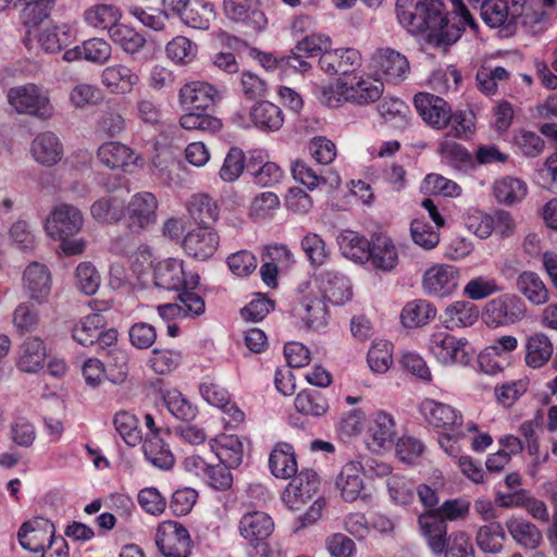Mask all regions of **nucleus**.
<instances>
[{"mask_svg": "<svg viewBox=\"0 0 557 557\" xmlns=\"http://www.w3.org/2000/svg\"><path fill=\"white\" fill-rule=\"evenodd\" d=\"M505 531L499 522L481 525L475 534L478 547L484 553L496 554L503 549Z\"/></svg>", "mask_w": 557, "mask_h": 557, "instance_id": "603ef678", "label": "nucleus"}, {"mask_svg": "<svg viewBox=\"0 0 557 557\" xmlns=\"http://www.w3.org/2000/svg\"><path fill=\"white\" fill-rule=\"evenodd\" d=\"M367 363L373 373H386L393 364L392 343L384 339L373 342L367 354Z\"/></svg>", "mask_w": 557, "mask_h": 557, "instance_id": "5fc2aeb1", "label": "nucleus"}, {"mask_svg": "<svg viewBox=\"0 0 557 557\" xmlns=\"http://www.w3.org/2000/svg\"><path fill=\"white\" fill-rule=\"evenodd\" d=\"M380 115L396 129H404L408 125L410 109L398 98H384L377 106Z\"/></svg>", "mask_w": 557, "mask_h": 557, "instance_id": "3c124183", "label": "nucleus"}, {"mask_svg": "<svg viewBox=\"0 0 557 557\" xmlns=\"http://www.w3.org/2000/svg\"><path fill=\"white\" fill-rule=\"evenodd\" d=\"M437 314L436 307L425 299L408 301L400 312V322L406 329H418L428 325Z\"/></svg>", "mask_w": 557, "mask_h": 557, "instance_id": "f704fd0d", "label": "nucleus"}, {"mask_svg": "<svg viewBox=\"0 0 557 557\" xmlns=\"http://www.w3.org/2000/svg\"><path fill=\"white\" fill-rule=\"evenodd\" d=\"M478 307L469 300H457L449 304L441 313V324L449 331L470 327L479 319Z\"/></svg>", "mask_w": 557, "mask_h": 557, "instance_id": "c85d7f7f", "label": "nucleus"}, {"mask_svg": "<svg viewBox=\"0 0 557 557\" xmlns=\"http://www.w3.org/2000/svg\"><path fill=\"white\" fill-rule=\"evenodd\" d=\"M369 261L375 269L392 271L398 263V252L393 240L386 236H376L372 240Z\"/></svg>", "mask_w": 557, "mask_h": 557, "instance_id": "79ce46f5", "label": "nucleus"}, {"mask_svg": "<svg viewBox=\"0 0 557 557\" xmlns=\"http://www.w3.org/2000/svg\"><path fill=\"white\" fill-rule=\"evenodd\" d=\"M7 101L17 114L30 115L42 121L50 120L54 114L49 90L38 84L27 83L9 88Z\"/></svg>", "mask_w": 557, "mask_h": 557, "instance_id": "f03ea898", "label": "nucleus"}, {"mask_svg": "<svg viewBox=\"0 0 557 557\" xmlns=\"http://www.w3.org/2000/svg\"><path fill=\"white\" fill-rule=\"evenodd\" d=\"M418 531L434 555H442L447 548V523L437 512L430 511L418 517Z\"/></svg>", "mask_w": 557, "mask_h": 557, "instance_id": "6ab92c4d", "label": "nucleus"}, {"mask_svg": "<svg viewBox=\"0 0 557 557\" xmlns=\"http://www.w3.org/2000/svg\"><path fill=\"white\" fill-rule=\"evenodd\" d=\"M273 530L272 518L263 511L247 512L239 520L240 535L253 547L262 544Z\"/></svg>", "mask_w": 557, "mask_h": 557, "instance_id": "bb28decb", "label": "nucleus"}, {"mask_svg": "<svg viewBox=\"0 0 557 557\" xmlns=\"http://www.w3.org/2000/svg\"><path fill=\"white\" fill-rule=\"evenodd\" d=\"M505 525L513 541L524 548L535 549L542 542L539 528L523 518L511 517L506 520Z\"/></svg>", "mask_w": 557, "mask_h": 557, "instance_id": "a19ab883", "label": "nucleus"}, {"mask_svg": "<svg viewBox=\"0 0 557 557\" xmlns=\"http://www.w3.org/2000/svg\"><path fill=\"white\" fill-rule=\"evenodd\" d=\"M112 307L110 301L98 304L95 301V312L81 319L72 329V337L82 346H90L96 343L99 331L107 325V319L101 313Z\"/></svg>", "mask_w": 557, "mask_h": 557, "instance_id": "b1692460", "label": "nucleus"}, {"mask_svg": "<svg viewBox=\"0 0 557 557\" xmlns=\"http://www.w3.org/2000/svg\"><path fill=\"white\" fill-rule=\"evenodd\" d=\"M383 83L370 76H360L347 83L348 101L356 104H369L379 100L383 94Z\"/></svg>", "mask_w": 557, "mask_h": 557, "instance_id": "ea45409f", "label": "nucleus"}, {"mask_svg": "<svg viewBox=\"0 0 557 557\" xmlns=\"http://www.w3.org/2000/svg\"><path fill=\"white\" fill-rule=\"evenodd\" d=\"M54 534L53 524L46 519H34L24 522L17 533L21 546L29 552L44 550Z\"/></svg>", "mask_w": 557, "mask_h": 557, "instance_id": "a878e982", "label": "nucleus"}, {"mask_svg": "<svg viewBox=\"0 0 557 557\" xmlns=\"http://www.w3.org/2000/svg\"><path fill=\"white\" fill-rule=\"evenodd\" d=\"M300 244L308 261L313 267L323 265L330 258V249L317 233H307Z\"/></svg>", "mask_w": 557, "mask_h": 557, "instance_id": "69168bd1", "label": "nucleus"}, {"mask_svg": "<svg viewBox=\"0 0 557 557\" xmlns=\"http://www.w3.org/2000/svg\"><path fill=\"white\" fill-rule=\"evenodd\" d=\"M166 408L173 417L182 421H191L197 417L198 410L177 389H170L163 396Z\"/></svg>", "mask_w": 557, "mask_h": 557, "instance_id": "e2e57ef3", "label": "nucleus"}, {"mask_svg": "<svg viewBox=\"0 0 557 557\" xmlns=\"http://www.w3.org/2000/svg\"><path fill=\"white\" fill-rule=\"evenodd\" d=\"M419 414L432 429L455 431L463 425L462 412L454 406L426 397L419 403Z\"/></svg>", "mask_w": 557, "mask_h": 557, "instance_id": "6e6552de", "label": "nucleus"}, {"mask_svg": "<svg viewBox=\"0 0 557 557\" xmlns=\"http://www.w3.org/2000/svg\"><path fill=\"white\" fill-rule=\"evenodd\" d=\"M396 438V425L392 414L385 411L373 413L368 431L366 444L372 453H382L393 447Z\"/></svg>", "mask_w": 557, "mask_h": 557, "instance_id": "4468645a", "label": "nucleus"}, {"mask_svg": "<svg viewBox=\"0 0 557 557\" xmlns=\"http://www.w3.org/2000/svg\"><path fill=\"white\" fill-rule=\"evenodd\" d=\"M99 162L111 170H123L131 172L132 166H143L144 159L134 149L120 141H108L97 150Z\"/></svg>", "mask_w": 557, "mask_h": 557, "instance_id": "2eb2a0df", "label": "nucleus"}, {"mask_svg": "<svg viewBox=\"0 0 557 557\" xmlns=\"http://www.w3.org/2000/svg\"><path fill=\"white\" fill-rule=\"evenodd\" d=\"M282 493V502L293 511L300 510L318 492L320 478L312 469H304L292 476Z\"/></svg>", "mask_w": 557, "mask_h": 557, "instance_id": "9d476101", "label": "nucleus"}, {"mask_svg": "<svg viewBox=\"0 0 557 557\" xmlns=\"http://www.w3.org/2000/svg\"><path fill=\"white\" fill-rule=\"evenodd\" d=\"M159 202L154 194L138 191L134 194L123 208L126 226L135 233L147 230L156 224Z\"/></svg>", "mask_w": 557, "mask_h": 557, "instance_id": "0eeeda50", "label": "nucleus"}, {"mask_svg": "<svg viewBox=\"0 0 557 557\" xmlns=\"http://www.w3.org/2000/svg\"><path fill=\"white\" fill-rule=\"evenodd\" d=\"M76 40V30L67 23L45 28L38 38L40 47L48 53H55Z\"/></svg>", "mask_w": 557, "mask_h": 557, "instance_id": "58836bf2", "label": "nucleus"}, {"mask_svg": "<svg viewBox=\"0 0 557 557\" xmlns=\"http://www.w3.org/2000/svg\"><path fill=\"white\" fill-rule=\"evenodd\" d=\"M528 191L527 184L517 177L504 176L493 184V193L496 199L505 205L521 201Z\"/></svg>", "mask_w": 557, "mask_h": 557, "instance_id": "8fccbe9b", "label": "nucleus"}, {"mask_svg": "<svg viewBox=\"0 0 557 557\" xmlns=\"http://www.w3.org/2000/svg\"><path fill=\"white\" fill-rule=\"evenodd\" d=\"M504 287L497 278L492 276L479 275L468 281L463 287V295L468 299L476 301L485 299L492 295L503 292Z\"/></svg>", "mask_w": 557, "mask_h": 557, "instance_id": "13d9d810", "label": "nucleus"}, {"mask_svg": "<svg viewBox=\"0 0 557 557\" xmlns=\"http://www.w3.org/2000/svg\"><path fill=\"white\" fill-rule=\"evenodd\" d=\"M47 363V346L37 336L25 338L16 349L15 367L18 371L35 374Z\"/></svg>", "mask_w": 557, "mask_h": 557, "instance_id": "412c9836", "label": "nucleus"}, {"mask_svg": "<svg viewBox=\"0 0 557 557\" xmlns=\"http://www.w3.org/2000/svg\"><path fill=\"white\" fill-rule=\"evenodd\" d=\"M84 225L82 211L69 203L55 206L45 223V230L51 238L74 236Z\"/></svg>", "mask_w": 557, "mask_h": 557, "instance_id": "9b49d317", "label": "nucleus"}, {"mask_svg": "<svg viewBox=\"0 0 557 557\" xmlns=\"http://www.w3.org/2000/svg\"><path fill=\"white\" fill-rule=\"evenodd\" d=\"M188 211L199 224L208 225L219 218V208L213 198L206 194H198L190 198Z\"/></svg>", "mask_w": 557, "mask_h": 557, "instance_id": "864d4df0", "label": "nucleus"}, {"mask_svg": "<svg viewBox=\"0 0 557 557\" xmlns=\"http://www.w3.org/2000/svg\"><path fill=\"white\" fill-rule=\"evenodd\" d=\"M337 244L345 258L356 263H364L366 261H369L372 243H370L364 236L359 235L354 231L346 230L338 235Z\"/></svg>", "mask_w": 557, "mask_h": 557, "instance_id": "e433bc0d", "label": "nucleus"}, {"mask_svg": "<svg viewBox=\"0 0 557 557\" xmlns=\"http://www.w3.org/2000/svg\"><path fill=\"white\" fill-rule=\"evenodd\" d=\"M459 270L449 264H436L425 271L422 287L425 294L433 297H448L458 287Z\"/></svg>", "mask_w": 557, "mask_h": 557, "instance_id": "ddd939ff", "label": "nucleus"}, {"mask_svg": "<svg viewBox=\"0 0 557 557\" xmlns=\"http://www.w3.org/2000/svg\"><path fill=\"white\" fill-rule=\"evenodd\" d=\"M153 281L157 287L168 290L197 288L198 273L188 270L184 261L177 258H168L157 263L153 269Z\"/></svg>", "mask_w": 557, "mask_h": 557, "instance_id": "423d86ee", "label": "nucleus"}, {"mask_svg": "<svg viewBox=\"0 0 557 557\" xmlns=\"http://www.w3.org/2000/svg\"><path fill=\"white\" fill-rule=\"evenodd\" d=\"M20 18L28 33L49 18L57 0H22Z\"/></svg>", "mask_w": 557, "mask_h": 557, "instance_id": "c03bdc74", "label": "nucleus"}, {"mask_svg": "<svg viewBox=\"0 0 557 557\" xmlns=\"http://www.w3.org/2000/svg\"><path fill=\"white\" fill-rule=\"evenodd\" d=\"M479 7L483 21L491 27H500L515 21L506 0H485Z\"/></svg>", "mask_w": 557, "mask_h": 557, "instance_id": "6e6d98bb", "label": "nucleus"}, {"mask_svg": "<svg viewBox=\"0 0 557 557\" xmlns=\"http://www.w3.org/2000/svg\"><path fill=\"white\" fill-rule=\"evenodd\" d=\"M166 57L178 65L190 64L198 54V46L185 36H176L165 47Z\"/></svg>", "mask_w": 557, "mask_h": 557, "instance_id": "4d7b16f0", "label": "nucleus"}, {"mask_svg": "<svg viewBox=\"0 0 557 557\" xmlns=\"http://www.w3.org/2000/svg\"><path fill=\"white\" fill-rule=\"evenodd\" d=\"M209 446L226 468H238L244 460V443L237 435L220 434L209 441Z\"/></svg>", "mask_w": 557, "mask_h": 557, "instance_id": "c756f323", "label": "nucleus"}, {"mask_svg": "<svg viewBox=\"0 0 557 557\" xmlns=\"http://www.w3.org/2000/svg\"><path fill=\"white\" fill-rule=\"evenodd\" d=\"M372 67L383 75L386 81L401 82L410 70L405 55L391 48H379L371 58Z\"/></svg>", "mask_w": 557, "mask_h": 557, "instance_id": "aec40b11", "label": "nucleus"}, {"mask_svg": "<svg viewBox=\"0 0 557 557\" xmlns=\"http://www.w3.org/2000/svg\"><path fill=\"white\" fill-rule=\"evenodd\" d=\"M297 315L308 329L322 330L327 324V310L322 298L306 295L296 308Z\"/></svg>", "mask_w": 557, "mask_h": 557, "instance_id": "c9c22d12", "label": "nucleus"}, {"mask_svg": "<svg viewBox=\"0 0 557 557\" xmlns=\"http://www.w3.org/2000/svg\"><path fill=\"white\" fill-rule=\"evenodd\" d=\"M396 15L399 24L413 35L437 37L448 25L441 0H397Z\"/></svg>", "mask_w": 557, "mask_h": 557, "instance_id": "f257e3e1", "label": "nucleus"}, {"mask_svg": "<svg viewBox=\"0 0 557 557\" xmlns=\"http://www.w3.org/2000/svg\"><path fill=\"white\" fill-rule=\"evenodd\" d=\"M29 153L36 163L45 168H52L62 161L64 146L55 133L45 131L34 137L29 146Z\"/></svg>", "mask_w": 557, "mask_h": 557, "instance_id": "a211bd4d", "label": "nucleus"}, {"mask_svg": "<svg viewBox=\"0 0 557 557\" xmlns=\"http://www.w3.org/2000/svg\"><path fill=\"white\" fill-rule=\"evenodd\" d=\"M220 237L208 226L189 231L183 239V249L191 258L200 261L210 259L218 250Z\"/></svg>", "mask_w": 557, "mask_h": 557, "instance_id": "4be33fe9", "label": "nucleus"}, {"mask_svg": "<svg viewBox=\"0 0 557 557\" xmlns=\"http://www.w3.org/2000/svg\"><path fill=\"white\" fill-rule=\"evenodd\" d=\"M156 544L164 557H188L191 539L183 524L169 520L159 524Z\"/></svg>", "mask_w": 557, "mask_h": 557, "instance_id": "1a4fd4ad", "label": "nucleus"}, {"mask_svg": "<svg viewBox=\"0 0 557 557\" xmlns=\"http://www.w3.org/2000/svg\"><path fill=\"white\" fill-rule=\"evenodd\" d=\"M426 348L436 361L444 366L468 364L472 355L465 337H456L443 330H434L430 334Z\"/></svg>", "mask_w": 557, "mask_h": 557, "instance_id": "20e7f679", "label": "nucleus"}, {"mask_svg": "<svg viewBox=\"0 0 557 557\" xmlns=\"http://www.w3.org/2000/svg\"><path fill=\"white\" fill-rule=\"evenodd\" d=\"M416 110L422 120L435 129H443L451 117V109L443 98L429 94L419 92L413 98Z\"/></svg>", "mask_w": 557, "mask_h": 557, "instance_id": "dca6fc26", "label": "nucleus"}, {"mask_svg": "<svg viewBox=\"0 0 557 557\" xmlns=\"http://www.w3.org/2000/svg\"><path fill=\"white\" fill-rule=\"evenodd\" d=\"M362 461L350 460L346 462L335 480V487L343 500L352 503L361 497L364 490Z\"/></svg>", "mask_w": 557, "mask_h": 557, "instance_id": "cd10ccee", "label": "nucleus"}, {"mask_svg": "<svg viewBox=\"0 0 557 557\" xmlns=\"http://www.w3.org/2000/svg\"><path fill=\"white\" fill-rule=\"evenodd\" d=\"M230 119L237 127H256L262 132H276L284 123L283 111L270 101H259L250 108H240Z\"/></svg>", "mask_w": 557, "mask_h": 557, "instance_id": "7ed1b4c3", "label": "nucleus"}, {"mask_svg": "<svg viewBox=\"0 0 557 557\" xmlns=\"http://www.w3.org/2000/svg\"><path fill=\"white\" fill-rule=\"evenodd\" d=\"M220 99L218 88L207 82L193 81L183 85L178 101L185 111H207Z\"/></svg>", "mask_w": 557, "mask_h": 557, "instance_id": "f8f14e48", "label": "nucleus"}, {"mask_svg": "<svg viewBox=\"0 0 557 557\" xmlns=\"http://www.w3.org/2000/svg\"><path fill=\"white\" fill-rule=\"evenodd\" d=\"M553 344L544 333L531 335L527 342L525 362L533 369L543 367L553 355Z\"/></svg>", "mask_w": 557, "mask_h": 557, "instance_id": "09e8293b", "label": "nucleus"}, {"mask_svg": "<svg viewBox=\"0 0 557 557\" xmlns=\"http://www.w3.org/2000/svg\"><path fill=\"white\" fill-rule=\"evenodd\" d=\"M139 82V75L124 64H113L101 72L102 85L116 94H129Z\"/></svg>", "mask_w": 557, "mask_h": 557, "instance_id": "2f4dec72", "label": "nucleus"}, {"mask_svg": "<svg viewBox=\"0 0 557 557\" xmlns=\"http://www.w3.org/2000/svg\"><path fill=\"white\" fill-rule=\"evenodd\" d=\"M314 282L321 292L322 299L333 305H344L352 296L351 284L342 273L333 271L322 272Z\"/></svg>", "mask_w": 557, "mask_h": 557, "instance_id": "393cba45", "label": "nucleus"}, {"mask_svg": "<svg viewBox=\"0 0 557 557\" xmlns=\"http://www.w3.org/2000/svg\"><path fill=\"white\" fill-rule=\"evenodd\" d=\"M525 317V305L515 294H500L488 300L482 310V319L487 326L512 325Z\"/></svg>", "mask_w": 557, "mask_h": 557, "instance_id": "39448f33", "label": "nucleus"}, {"mask_svg": "<svg viewBox=\"0 0 557 557\" xmlns=\"http://www.w3.org/2000/svg\"><path fill=\"white\" fill-rule=\"evenodd\" d=\"M225 15L235 22H244L253 30H261L268 24L265 14L260 10H252L249 0H224Z\"/></svg>", "mask_w": 557, "mask_h": 557, "instance_id": "473e14b6", "label": "nucleus"}, {"mask_svg": "<svg viewBox=\"0 0 557 557\" xmlns=\"http://www.w3.org/2000/svg\"><path fill=\"white\" fill-rule=\"evenodd\" d=\"M320 69L330 74L346 75L361 65V53L355 48H338L325 51L319 59Z\"/></svg>", "mask_w": 557, "mask_h": 557, "instance_id": "5701e85b", "label": "nucleus"}, {"mask_svg": "<svg viewBox=\"0 0 557 557\" xmlns=\"http://www.w3.org/2000/svg\"><path fill=\"white\" fill-rule=\"evenodd\" d=\"M90 215L98 224L111 225L124 219V211L116 197L104 196L91 203Z\"/></svg>", "mask_w": 557, "mask_h": 557, "instance_id": "a18cd8bd", "label": "nucleus"}, {"mask_svg": "<svg viewBox=\"0 0 557 557\" xmlns=\"http://www.w3.org/2000/svg\"><path fill=\"white\" fill-rule=\"evenodd\" d=\"M347 82L338 79L335 84L315 85L313 94L317 99L329 108H337L348 101Z\"/></svg>", "mask_w": 557, "mask_h": 557, "instance_id": "0e129e2a", "label": "nucleus"}, {"mask_svg": "<svg viewBox=\"0 0 557 557\" xmlns=\"http://www.w3.org/2000/svg\"><path fill=\"white\" fill-rule=\"evenodd\" d=\"M438 151L442 158L457 170L466 171L473 165L471 153L466 147L456 141L448 139L442 141Z\"/></svg>", "mask_w": 557, "mask_h": 557, "instance_id": "bf43d9fd", "label": "nucleus"}, {"mask_svg": "<svg viewBox=\"0 0 557 557\" xmlns=\"http://www.w3.org/2000/svg\"><path fill=\"white\" fill-rule=\"evenodd\" d=\"M23 286L29 298L37 305L46 304L52 289V274L40 262H30L23 272Z\"/></svg>", "mask_w": 557, "mask_h": 557, "instance_id": "f3484780", "label": "nucleus"}, {"mask_svg": "<svg viewBox=\"0 0 557 557\" xmlns=\"http://www.w3.org/2000/svg\"><path fill=\"white\" fill-rule=\"evenodd\" d=\"M143 451L146 459L156 468L169 470L174 465V456L160 438L159 434L146 436L143 444Z\"/></svg>", "mask_w": 557, "mask_h": 557, "instance_id": "de8ad7c7", "label": "nucleus"}, {"mask_svg": "<svg viewBox=\"0 0 557 557\" xmlns=\"http://www.w3.org/2000/svg\"><path fill=\"white\" fill-rule=\"evenodd\" d=\"M269 469L277 479H289L297 473L296 455L290 444L283 442L273 447L269 456Z\"/></svg>", "mask_w": 557, "mask_h": 557, "instance_id": "72a5a7b5", "label": "nucleus"}, {"mask_svg": "<svg viewBox=\"0 0 557 557\" xmlns=\"http://www.w3.org/2000/svg\"><path fill=\"white\" fill-rule=\"evenodd\" d=\"M8 436L15 446L30 448L37 438L36 426L28 419L17 417L10 423Z\"/></svg>", "mask_w": 557, "mask_h": 557, "instance_id": "680f3d73", "label": "nucleus"}, {"mask_svg": "<svg viewBox=\"0 0 557 557\" xmlns=\"http://www.w3.org/2000/svg\"><path fill=\"white\" fill-rule=\"evenodd\" d=\"M294 406L299 413L314 418L323 417L330 409L325 395L314 389L299 392L294 400Z\"/></svg>", "mask_w": 557, "mask_h": 557, "instance_id": "49530a36", "label": "nucleus"}, {"mask_svg": "<svg viewBox=\"0 0 557 557\" xmlns=\"http://www.w3.org/2000/svg\"><path fill=\"white\" fill-rule=\"evenodd\" d=\"M516 287L534 306L544 305L549 299V290L544 281L533 271L521 272L517 277Z\"/></svg>", "mask_w": 557, "mask_h": 557, "instance_id": "4c0bfd02", "label": "nucleus"}, {"mask_svg": "<svg viewBox=\"0 0 557 557\" xmlns=\"http://www.w3.org/2000/svg\"><path fill=\"white\" fill-rule=\"evenodd\" d=\"M84 23L95 29L110 33L122 18V11L112 3L98 2L89 5L83 12Z\"/></svg>", "mask_w": 557, "mask_h": 557, "instance_id": "7c9ffc66", "label": "nucleus"}, {"mask_svg": "<svg viewBox=\"0 0 557 557\" xmlns=\"http://www.w3.org/2000/svg\"><path fill=\"white\" fill-rule=\"evenodd\" d=\"M75 286L85 295H94L99 289L101 276L96 267L89 262H81L75 270Z\"/></svg>", "mask_w": 557, "mask_h": 557, "instance_id": "774afa93", "label": "nucleus"}, {"mask_svg": "<svg viewBox=\"0 0 557 557\" xmlns=\"http://www.w3.org/2000/svg\"><path fill=\"white\" fill-rule=\"evenodd\" d=\"M113 424L116 432L128 446H136L143 440L139 422L135 414L127 411L115 413Z\"/></svg>", "mask_w": 557, "mask_h": 557, "instance_id": "052dcab7", "label": "nucleus"}, {"mask_svg": "<svg viewBox=\"0 0 557 557\" xmlns=\"http://www.w3.org/2000/svg\"><path fill=\"white\" fill-rule=\"evenodd\" d=\"M410 234L413 243L425 250L435 248L440 243L437 228L432 226L424 218L412 220Z\"/></svg>", "mask_w": 557, "mask_h": 557, "instance_id": "338daca9", "label": "nucleus"}, {"mask_svg": "<svg viewBox=\"0 0 557 557\" xmlns=\"http://www.w3.org/2000/svg\"><path fill=\"white\" fill-rule=\"evenodd\" d=\"M109 37L114 45L129 55L138 53L147 42L144 35L121 21L110 29Z\"/></svg>", "mask_w": 557, "mask_h": 557, "instance_id": "37998d69", "label": "nucleus"}]
</instances>
